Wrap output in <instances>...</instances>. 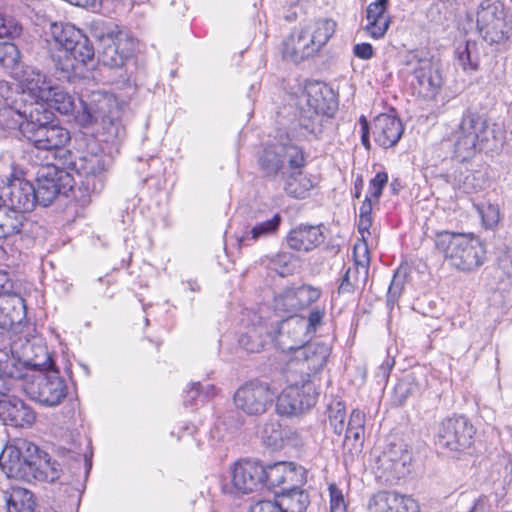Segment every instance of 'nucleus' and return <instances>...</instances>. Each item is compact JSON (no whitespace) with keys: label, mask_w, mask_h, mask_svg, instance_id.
<instances>
[{"label":"nucleus","mask_w":512,"mask_h":512,"mask_svg":"<svg viewBox=\"0 0 512 512\" xmlns=\"http://www.w3.org/2000/svg\"><path fill=\"white\" fill-rule=\"evenodd\" d=\"M47 98H42L40 103L55 109L63 115L73 114L76 122L82 127L99 125L106 135L104 141L114 142L125 136V128L122 124V105L118 99L108 93L94 92L89 101L79 100L80 109L75 98L62 87L52 85Z\"/></svg>","instance_id":"nucleus-1"},{"label":"nucleus","mask_w":512,"mask_h":512,"mask_svg":"<svg viewBox=\"0 0 512 512\" xmlns=\"http://www.w3.org/2000/svg\"><path fill=\"white\" fill-rule=\"evenodd\" d=\"M45 41L59 80L69 81L79 66H85L94 59L92 43L80 29L70 23H52L50 38Z\"/></svg>","instance_id":"nucleus-2"},{"label":"nucleus","mask_w":512,"mask_h":512,"mask_svg":"<svg viewBox=\"0 0 512 512\" xmlns=\"http://www.w3.org/2000/svg\"><path fill=\"white\" fill-rule=\"evenodd\" d=\"M298 119L288 129L290 139L318 138L324 122L333 116L338 103L333 90L324 83L308 84L297 99Z\"/></svg>","instance_id":"nucleus-3"},{"label":"nucleus","mask_w":512,"mask_h":512,"mask_svg":"<svg viewBox=\"0 0 512 512\" xmlns=\"http://www.w3.org/2000/svg\"><path fill=\"white\" fill-rule=\"evenodd\" d=\"M0 466L8 478L31 482H54L59 478V464L48 453L26 440L6 446L0 454Z\"/></svg>","instance_id":"nucleus-4"},{"label":"nucleus","mask_w":512,"mask_h":512,"mask_svg":"<svg viewBox=\"0 0 512 512\" xmlns=\"http://www.w3.org/2000/svg\"><path fill=\"white\" fill-rule=\"evenodd\" d=\"M40 354L29 359L32 374L22 384L25 393L33 401L47 407L59 405L67 396L68 387L54 367L52 358L44 346H39Z\"/></svg>","instance_id":"nucleus-5"},{"label":"nucleus","mask_w":512,"mask_h":512,"mask_svg":"<svg viewBox=\"0 0 512 512\" xmlns=\"http://www.w3.org/2000/svg\"><path fill=\"white\" fill-rule=\"evenodd\" d=\"M60 165L72 176L74 173L79 177V191L82 193L79 201L86 205L91 201V195L104 189L110 158L104 153L87 152L76 156L71 151H60Z\"/></svg>","instance_id":"nucleus-6"},{"label":"nucleus","mask_w":512,"mask_h":512,"mask_svg":"<svg viewBox=\"0 0 512 512\" xmlns=\"http://www.w3.org/2000/svg\"><path fill=\"white\" fill-rule=\"evenodd\" d=\"M336 22L319 19L294 28L283 41L282 55L285 59L299 63L319 52L333 36Z\"/></svg>","instance_id":"nucleus-7"},{"label":"nucleus","mask_w":512,"mask_h":512,"mask_svg":"<svg viewBox=\"0 0 512 512\" xmlns=\"http://www.w3.org/2000/svg\"><path fill=\"white\" fill-rule=\"evenodd\" d=\"M435 246L453 267L461 271H473L484 264L486 255L484 245L472 234L437 232Z\"/></svg>","instance_id":"nucleus-8"},{"label":"nucleus","mask_w":512,"mask_h":512,"mask_svg":"<svg viewBox=\"0 0 512 512\" xmlns=\"http://www.w3.org/2000/svg\"><path fill=\"white\" fill-rule=\"evenodd\" d=\"M24 137L36 148L55 150L60 165V151H68L64 146L70 140L67 129L53 124V113L43 103H35L30 108L28 124L24 126Z\"/></svg>","instance_id":"nucleus-9"},{"label":"nucleus","mask_w":512,"mask_h":512,"mask_svg":"<svg viewBox=\"0 0 512 512\" xmlns=\"http://www.w3.org/2000/svg\"><path fill=\"white\" fill-rule=\"evenodd\" d=\"M331 354V347L323 342L306 343L297 349L284 368L290 373L291 381L302 378L307 383H313V378L320 373L326 365Z\"/></svg>","instance_id":"nucleus-10"},{"label":"nucleus","mask_w":512,"mask_h":512,"mask_svg":"<svg viewBox=\"0 0 512 512\" xmlns=\"http://www.w3.org/2000/svg\"><path fill=\"white\" fill-rule=\"evenodd\" d=\"M277 390L268 382L252 379L242 384L234 393L237 410L247 416L265 414L275 401Z\"/></svg>","instance_id":"nucleus-11"},{"label":"nucleus","mask_w":512,"mask_h":512,"mask_svg":"<svg viewBox=\"0 0 512 512\" xmlns=\"http://www.w3.org/2000/svg\"><path fill=\"white\" fill-rule=\"evenodd\" d=\"M477 27L486 42L499 44L509 38L512 22L502 3L483 0L477 10Z\"/></svg>","instance_id":"nucleus-12"},{"label":"nucleus","mask_w":512,"mask_h":512,"mask_svg":"<svg viewBox=\"0 0 512 512\" xmlns=\"http://www.w3.org/2000/svg\"><path fill=\"white\" fill-rule=\"evenodd\" d=\"M287 382L286 388L276 395V411L280 415H297L314 406L317 402V392L314 383H307L296 377L291 381L290 373L284 370Z\"/></svg>","instance_id":"nucleus-13"},{"label":"nucleus","mask_w":512,"mask_h":512,"mask_svg":"<svg viewBox=\"0 0 512 512\" xmlns=\"http://www.w3.org/2000/svg\"><path fill=\"white\" fill-rule=\"evenodd\" d=\"M59 166H48L38 172L37 186H34L36 204L46 207L57 195L67 194L76 184L74 176Z\"/></svg>","instance_id":"nucleus-14"},{"label":"nucleus","mask_w":512,"mask_h":512,"mask_svg":"<svg viewBox=\"0 0 512 512\" xmlns=\"http://www.w3.org/2000/svg\"><path fill=\"white\" fill-rule=\"evenodd\" d=\"M406 66L412 74L411 86L418 96L434 99L442 86V76L434 63L415 54L407 57Z\"/></svg>","instance_id":"nucleus-15"},{"label":"nucleus","mask_w":512,"mask_h":512,"mask_svg":"<svg viewBox=\"0 0 512 512\" xmlns=\"http://www.w3.org/2000/svg\"><path fill=\"white\" fill-rule=\"evenodd\" d=\"M475 432L474 426L466 417H448L438 426L436 443L450 451L463 452L472 446Z\"/></svg>","instance_id":"nucleus-16"},{"label":"nucleus","mask_w":512,"mask_h":512,"mask_svg":"<svg viewBox=\"0 0 512 512\" xmlns=\"http://www.w3.org/2000/svg\"><path fill=\"white\" fill-rule=\"evenodd\" d=\"M0 199L10 209L30 212L36 205L34 185L13 171L1 179Z\"/></svg>","instance_id":"nucleus-17"},{"label":"nucleus","mask_w":512,"mask_h":512,"mask_svg":"<svg viewBox=\"0 0 512 512\" xmlns=\"http://www.w3.org/2000/svg\"><path fill=\"white\" fill-rule=\"evenodd\" d=\"M293 150L304 152L302 147L292 143L267 145L258 156V165L263 176L271 180L282 177L290 167Z\"/></svg>","instance_id":"nucleus-18"},{"label":"nucleus","mask_w":512,"mask_h":512,"mask_svg":"<svg viewBox=\"0 0 512 512\" xmlns=\"http://www.w3.org/2000/svg\"><path fill=\"white\" fill-rule=\"evenodd\" d=\"M486 127V118L477 112L467 110L456 133L455 153L462 161L476 154V142Z\"/></svg>","instance_id":"nucleus-19"},{"label":"nucleus","mask_w":512,"mask_h":512,"mask_svg":"<svg viewBox=\"0 0 512 512\" xmlns=\"http://www.w3.org/2000/svg\"><path fill=\"white\" fill-rule=\"evenodd\" d=\"M311 338L305 331V323L302 316H291L280 321L271 335L276 347L282 352L293 351L303 347Z\"/></svg>","instance_id":"nucleus-20"},{"label":"nucleus","mask_w":512,"mask_h":512,"mask_svg":"<svg viewBox=\"0 0 512 512\" xmlns=\"http://www.w3.org/2000/svg\"><path fill=\"white\" fill-rule=\"evenodd\" d=\"M232 486L236 492L249 494L263 488L264 465L248 459L234 463L232 469Z\"/></svg>","instance_id":"nucleus-21"},{"label":"nucleus","mask_w":512,"mask_h":512,"mask_svg":"<svg viewBox=\"0 0 512 512\" xmlns=\"http://www.w3.org/2000/svg\"><path fill=\"white\" fill-rule=\"evenodd\" d=\"M321 295L322 290L310 284L288 287L275 297V306L285 312H295L307 309L316 303Z\"/></svg>","instance_id":"nucleus-22"},{"label":"nucleus","mask_w":512,"mask_h":512,"mask_svg":"<svg viewBox=\"0 0 512 512\" xmlns=\"http://www.w3.org/2000/svg\"><path fill=\"white\" fill-rule=\"evenodd\" d=\"M294 155L290 156V167L281 177L284 181L283 189L286 194L293 198H305L312 189L313 183L309 177L303 174L306 165L305 152L293 150Z\"/></svg>","instance_id":"nucleus-23"},{"label":"nucleus","mask_w":512,"mask_h":512,"mask_svg":"<svg viewBox=\"0 0 512 512\" xmlns=\"http://www.w3.org/2000/svg\"><path fill=\"white\" fill-rule=\"evenodd\" d=\"M367 508L369 512H420L416 500L395 491H379L374 494Z\"/></svg>","instance_id":"nucleus-24"},{"label":"nucleus","mask_w":512,"mask_h":512,"mask_svg":"<svg viewBox=\"0 0 512 512\" xmlns=\"http://www.w3.org/2000/svg\"><path fill=\"white\" fill-rule=\"evenodd\" d=\"M31 364L21 361L11 349L0 348V390H10L13 382L22 380L29 376Z\"/></svg>","instance_id":"nucleus-25"},{"label":"nucleus","mask_w":512,"mask_h":512,"mask_svg":"<svg viewBox=\"0 0 512 512\" xmlns=\"http://www.w3.org/2000/svg\"><path fill=\"white\" fill-rule=\"evenodd\" d=\"M322 225L299 224L293 227L286 236L290 249L297 252H310L325 240Z\"/></svg>","instance_id":"nucleus-26"},{"label":"nucleus","mask_w":512,"mask_h":512,"mask_svg":"<svg viewBox=\"0 0 512 512\" xmlns=\"http://www.w3.org/2000/svg\"><path fill=\"white\" fill-rule=\"evenodd\" d=\"M35 103L27 104L24 99V92L8 105L0 107V129L2 130H18L24 136V126L28 124L30 108Z\"/></svg>","instance_id":"nucleus-27"},{"label":"nucleus","mask_w":512,"mask_h":512,"mask_svg":"<svg viewBox=\"0 0 512 512\" xmlns=\"http://www.w3.org/2000/svg\"><path fill=\"white\" fill-rule=\"evenodd\" d=\"M371 129L375 142L385 149L395 146L404 132L401 120L391 114L376 116Z\"/></svg>","instance_id":"nucleus-28"},{"label":"nucleus","mask_w":512,"mask_h":512,"mask_svg":"<svg viewBox=\"0 0 512 512\" xmlns=\"http://www.w3.org/2000/svg\"><path fill=\"white\" fill-rule=\"evenodd\" d=\"M26 319V304L19 294L0 296V329L3 331L18 328Z\"/></svg>","instance_id":"nucleus-29"},{"label":"nucleus","mask_w":512,"mask_h":512,"mask_svg":"<svg viewBox=\"0 0 512 512\" xmlns=\"http://www.w3.org/2000/svg\"><path fill=\"white\" fill-rule=\"evenodd\" d=\"M0 418L15 427H24L35 421V413L22 400L10 398L0 390Z\"/></svg>","instance_id":"nucleus-30"},{"label":"nucleus","mask_w":512,"mask_h":512,"mask_svg":"<svg viewBox=\"0 0 512 512\" xmlns=\"http://www.w3.org/2000/svg\"><path fill=\"white\" fill-rule=\"evenodd\" d=\"M387 8L388 0H375L368 5L365 31L370 37L380 39L386 34L391 23Z\"/></svg>","instance_id":"nucleus-31"},{"label":"nucleus","mask_w":512,"mask_h":512,"mask_svg":"<svg viewBox=\"0 0 512 512\" xmlns=\"http://www.w3.org/2000/svg\"><path fill=\"white\" fill-rule=\"evenodd\" d=\"M297 481V467L292 462H276L264 466L263 488L292 486Z\"/></svg>","instance_id":"nucleus-32"},{"label":"nucleus","mask_w":512,"mask_h":512,"mask_svg":"<svg viewBox=\"0 0 512 512\" xmlns=\"http://www.w3.org/2000/svg\"><path fill=\"white\" fill-rule=\"evenodd\" d=\"M365 431V415L360 410H353L347 427L345 439L343 442L344 449L350 453L360 452L364 442Z\"/></svg>","instance_id":"nucleus-33"},{"label":"nucleus","mask_w":512,"mask_h":512,"mask_svg":"<svg viewBox=\"0 0 512 512\" xmlns=\"http://www.w3.org/2000/svg\"><path fill=\"white\" fill-rule=\"evenodd\" d=\"M276 501L283 512H305L309 505L308 494L296 485L282 487Z\"/></svg>","instance_id":"nucleus-34"},{"label":"nucleus","mask_w":512,"mask_h":512,"mask_svg":"<svg viewBox=\"0 0 512 512\" xmlns=\"http://www.w3.org/2000/svg\"><path fill=\"white\" fill-rule=\"evenodd\" d=\"M22 84L24 88L36 99V103L42 98H47L52 84L46 75L33 67H27L23 72Z\"/></svg>","instance_id":"nucleus-35"},{"label":"nucleus","mask_w":512,"mask_h":512,"mask_svg":"<svg viewBox=\"0 0 512 512\" xmlns=\"http://www.w3.org/2000/svg\"><path fill=\"white\" fill-rule=\"evenodd\" d=\"M282 220V216L279 213H276L271 219L257 223L251 229L246 230L238 239L239 246H247L250 245V241H257L262 237L276 234Z\"/></svg>","instance_id":"nucleus-36"},{"label":"nucleus","mask_w":512,"mask_h":512,"mask_svg":"<svg viewBox=\"0 0 512 512\" xmlns=\"http://www.w3.org/2000/svg\"><path fill=\"white\" fill-rule=\"evenodd\" d=\"M8 512H34L36 502L32 492L21 487H12L5 493Z\"/></svg>","instance_id":"nucleus-37"},{"label":"nucleus","mask_w":512,"mask_h":512,"mask_svg":"<svg viewBox=\"0 0 512 512\" xmlns=\"http://www.w3.org/2000/svg\"><path fill=\"white\" fill-rule=\"evenodd\" d=\"M271 340V334L265 326L257 325L248 328L239 338V345L250 353H259Z\"/></svg>","instance_id":"nucleus-38"},{"label":"nucleus","mask_w":512,"mask_h":512,"mask_svg":"<svg viewBox=\"0 0 512 512\" xmlns=\"http://www.w3.org/2000/svg\"><path fill=\"white\" fill-rule=\"evenodd\" d=\"M0 239L20 234L26 222L23 213L7 207H1Z\"/></svg>","instance_id":"nucleus-39"},{"label":"nucleus","mask_w":512,"mask_h":512,"mask_svg":"<svg viewBox=\"0 0 512 512\" xmlns=\"http://www.w3.org/2000/svg\"><path fill=\"white\" fill-rule=\"evenodd\" d=\"M292 431L282 428L281 424L276 420H268L261 431L262 439L267 447L272 449H281Z\"/></svg>","instance_id":"nucleus-40"},{"label":"nucleus","mask_w":512,"mask_h":512,"mask_svg":"<svg viewBox=\"0 0 512 512\" xmlns=\"http://www.w3.org/2000/svg\"><path fill=\"white\" fill-rule=\"evenodd\" d=\"M503 142L504 132L497 125H490L486 120V127L476 142V152H496L502 147Z\"/></svg>","instance_id":"nucleus-41"},{"label":"nucleus","mask_w":512,"mask_h":512,"mask_svg":"<svg viewBox=\"0 0 512 512\" xmlns=\"http://www.w3.org/2000/svg\"><path fill=\"white\" fill-rule=\"evenodd\" d=\"M456 56L459 64L464 70H476L479 65V57L477 54V44L467 41L459 45L456 50Z\"/></svg>","instance_id":"nucleus-42"},{"label":"nucleus","mask_w":512,"mask_h":512,"mask_svg":"<svg viewBox=\"0 0 512 512\" xmlns=\"http://www.w3.org/2000/svg\"><path fill=\"white\" fill-rule=\"evenodd\" d=\"M102 62L110 67H121L124 65L128 53L119 51V44L112 41L106 45L101 54Z\"/></svg>","instance_id":"nucleus-43"},{"label":"nucleus","mask_w":512,"mask_h":512,"mask_svg":"<svg viewBox=\"0 0 512 512\" xmlns=\"http://www.w3.org/2000/svg\"><path fill=\"white\" fill-rule=\"evenodd\" d=\"M477 212L480 214L482 221L487 228H493L500 220V212L497 205L494 204H477L475 205Z\"/></svg>","instance_id":"nucleus-44"},{"label":"nucleus","mask_w":512,"mask_h":512,"mask_svg":"<svg viewBox=\"0 0 512 512\" xmlns=\"http://www.w3.org/2000/svg\"><path fill=\"white\" fill-rule=\"evenodd\" d=\"M346 411L342 403L337 402L329 408V423L333 431L341 435L345 427Z\"/></svg>","instance_id":"nucleus-45"},{"label":"nucleus","mask_w":512,"mask_h":512,"mask_svg":"<svg viewBox=\"0 0 512 512\" xmlns=\"http://www.w3.org/2000/svg\"><path fill=\"white\" fill-rule=\"evenodd\" d=\"M325 317V308L315 307L309 312L307 318L303 317L305 323V331L310 338L315 334L317 329L323 324Z\"/></svg>","instance_id":"nucleus-46"},{"label":"nucleus","mask_w":512,"mask_h":512,"mask_svg":"<svg viewBox=\"0 0 512 512\" xmlns=\"http://www.w3.org/2000/svg\"><path fill=\"white\" fill-rule=\"evenodd\" d=\"M405 273H401V271L397 270L393 276V279L390 283L388 294H387V305L393 306L397 301L398 297L401 295L404 283H405Z\"/></svg>","instance_id":"nucleus-47"},{"label":"nucleus","mask_w":512,"mask_h":512,"mask_svg":"<svg viewBox=\"0 0 512 512\" xmlns=\"http://www.w3.org/2000/svg\"><path fill=\"white\" fill-rule=\"evenodd\" d=\"M388 183V174L385 171L378 172L369 182L368 194L372 200L378 203L383 188Z\"/></svg>","instance_id":"nucleus-48"},{"label":"nucleus","mask_w":512,"mask_h":512,"mask_svg":"<svg viewBox=\"0 0 512 512\" xmlns=\"http://www.w3.org/2000/svg\"><path fill=\"white\" fill-rule=\"evenodd\" d=\"M418 390L416 384L409 377H405L401 379L397 385L395 386V397L399 401V403H403L406 399L413 395Z\"/></svg>","instance_id":"nucleus-49"},{"label":"nucleus","mask_w":512,"mask_h":512,"mask_svg":"<svg viewBox=\"0 0 512 512\" xmlns=\"http://www.w3.org/2000/svg\"><path fill=\"white\" fill-rule=\"evenodd\" d=\"M21 26L11 17L0 15V38H14L21 33Z\"/></svg>","instance_id":"nucleus-50"},{"label":"nucleus","mask_w":512,"mask_h":512,"mask_svg":"<svg viewBox=\"0 0 512 512\" xmlns=\"http://www.w3.org/2000/svg\"><path fill=\"white\" fill-rule=\"evenodd\" d=\"M330 512H346V503L342 491L335 485L329 486Z\"/></svg>","instance_id":"nucleus-51"},{"label":"nucleus","mask_w":512,"mask_h":512,"mask_svg":"<svg viewBox=\"0 0 512 512\" xmlns=\"http://www.w3.org/2000/svg\"><path fill=\"white\" fill-rule=\"evenodd\" d=\"M18 56V49L13 43L0 44V64L2 66H9L15 62Z\"/></svg>","instance_id":"nucleus-52"},{"label":"nucleus","mask_w":512,"mask_h":512,"mask_svg":"<svg viewBox=\"0 0 512 512\" xmlns=\"http://www.w3.org/2000/svg\"><path fill=\"white\" fill-rule=\"evenodd\" d=\"M358 262L356 261V266L354 268L349 267L342 277L341 283L338 287V293H352L354 291L355 282L352 281V275L356 277V274L359 273V268L357 266Z\"/></svg>","instance_id":"nucleus-53"},{"label":"nucleus","mask_w":512,"mask_h":512,"mask_svg":"<svg viewBox=\"0 0 512 512\" xmlns=\"http://www.w3.org/2000/svg\"><path fill=\"white\" fill-rule=\"evenodd\" d=\"M384 456L387 457L391 462H401L405 465L409 459L407 451L402 449V446L392 445L387 451L384 452Z\"/></svg>","instance_id":"nucleus-54"},{"label":"nucleus","mask_w":512,"mask_h":512,"mask_svg":"<svg viewBox=\"0 0 512 512\" xmlns=\"http://www.w3.org/2000/svg\"><path fill=\"white\" fill-rule=\"evenodd\" d=\"M22 92H19L16 89H13L8 82L6 81H0V107L4 105H8V102L10 100L15 99L19 95H21Z\"/></svg>","instance_id":"nucleus-55"},{"label":"nucleus","mask_w":512,"mask_h":512,"mask_svg":"<svg viewBox=\"0 0 512 512\" xmlns=\"http://www.w3.org/2000/svg\"><path fill=\"white\" fill-rule=\"evenodd\" d=\"M200 382H194L191 384L190 388L185 391L184 395V405L185 406H193L198 404V400L202 401L200 395Z\"/></svg>","instance_id":"nucleus-56"},{"label":"nucleus","mask_w":512,"mask_h":512,"mask_svg":"<svg viewBox=\"0 0 512 512\" xmlns=\"http://www.w3.org/2000/svg\"><path fill=\"white\" fill-rule=\"evenodd\" d=\"M250 512H283L276 499L274 501L263 500L255 503L250 508Z\"/></svg>","instance_id":"nucleus-57"},{"label":"nucleus","mask_w":512,"mask_h":512,"mask_svg":"<svg viewBox=\"0 0 512 512\" xmlns=\"http://www.w3.org/2000/svg\"><path fill=\"white\" fill-rule=\"evenodd\" d=\"M395 364V361L390 356H387L385 360L381 363V365L378 367L376 372V378L378 379V382H386L389 374Z\"/></svg>","instance_id":"nucleus-58"},{"label":"nucleus","mask_w":512,"mask_h":512,"mask_svg":"<svg viewBox=\"0 0 512 512\" xmlns=\"http://www.w3.org/2000/svg\"><path fill=\"white\" fill-rule=\"evenodd\" d=\"M14 283L9 278L8 273L4 270H0V296L14 295Z\"/></svg>","instance_id":"nucleus-59"},{"label":"nucleus","mask_w":512,"mask_h":512,"mask_svg":"<svg viewBox=\"0 0 512 512\" xmlns=\"http://www.w3.org/2000/svg\"><path fill=\"white\" fill-rule=\"evenodd\" d=\"M353 53L356 57L368 60L373 57V47L369 43H358L353 47Z\"/></svg>","instance_id":"nucleus-60"},{"label":"nucleus","mask_w":512,"mask_h":512,"mask_svg":"<svg viewBox=\"0 0 512 512\" xmlns=\"http://www.w3.org/2000/svg\"><path fill=\"white\" fill-rule=\"evenodd\" d=\"M361 125V143L362 145L369 150L371 148V143L369 139V123L365 116H361L359 119Z\"/></svg>","instance_id":"nucleus-61"},{"label":"nucleus","mask_w":512,"mask_h":512,"mask_svg":"<svg viewBox=\"0 0 512 512\" xmlns=\"http://www.w3.org/2000/svg\"><path fill=\"white\" fill-rule=\"evenodd\" d=\"M373 200L369 195H366L362 205L359 209V217H372Z\"/></svg>","instance_id":"nucleus-62"},{"label":"nucleus","mask_w":512,"mask_h":512,"mask_svg":"<svg viewBox=\"0 0 512 512\" xmlns=\"http://www.w3.org/2000/svg\"><path fill=\"white\" fill-rule=\"evenodd\" d=\"M215 394H216V388L214 385H212V384L202 385L201 384L200 395L202 398V402L210 397H213Z\"/></svg>","instance_id":"nucleus-63"},{"label":"nucleus","mask_w":512,"mask_h":512,"mask_svg":"<svg viewBox=\"0 0 512 512\" xmlns=\"http://www.w3.org/2000/svg\"><path fill=\"white\" fill-rule=\"evenodd\" d=\"M372 225V217H359L358 230L364 236V233L369 234V229Z\"/></svg>","instance_id":"nucleus-64"}]
</instances>
